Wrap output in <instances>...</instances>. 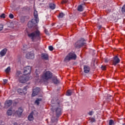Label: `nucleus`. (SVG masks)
<instances>
[{
    "mask_svg": "<svg viewBox=\"0 0 125 125\" xmlns=\"http://www.w3.org/2000/svg\"><path fill=\"white\" fill-rule=\"evenodd\" d=\"M42 59L44 60H48V54H42Z\"/></svg>",
    "mask_w": 125,
    "mask_h": 125,
    "instance_id": "obj_20",
    "label": "nucleus"
},
{
    "mask_svg": "<svg viewBox=\"0 0 125 125\" xmlns=\"http://www.w3.org/2000/svg\"><path fill=\"white\" fill-rule=\"evenodd\" d=\"M39 23V21L38 20L32 19L31 21H29L28 22L27 25L28 28L30 29L34 28L36 26V24Z\"/></svg>",
    "mask_w": 125,
    "mask_h": 125,
    "instance_id": "obj_5",
    "label": "nucleus"
},
{
    "mask_svg": "<svg viewBox=\"0 0 125 125\" xmlns=\"http://www.w3.org/2000/svg\"><path fill=\"white\" fill-rule=\"evenodd\" d=\"M83 5H80L78 7V11H83Z\"/></svg>",
    "mask_w": 125,
    "mask_h": 125,
    "instance_id": "obj_24",
    "label": "nucleus"
},
{
    "mask_svg": "<svg viewBox=\"0 0 125 125\" xmlns=\"http://www.w3.org/2000/svg\"><path fill=\"white\" fill-rule=\"evenodd\" d=\"M66 95L67 96H71V95H72V91H71V90H67Z\"/></svg>",
    "mask_w": 125,
    "mask_h": 125,
    "instance_id": "obj_25",
    "label": "nucleus"
},
{
    "mask_svg": "<svg viewBox=\"0 0 125 125\" xmlns=\"http://www.w3.org/2000/svg\"><path fill=\"white\" fill-rule=\"evenodd\" d=\"M65 15L63 13H60L59 15L58 16L59 18H63Z\"/></svg>",
    "mask_w": 125,
    "mask_h": 125,
    "instance_id": "obj_27",
    "label": "nucleus"
},
{
    "mask_svg": "<svg viewBox=\"0 0 125 125\" xmlns=\"http://www.w3.org/2000/svg\"><path fill=\"white\" fill-rule=\"evenodd\" d=\"M101 68L103 69V70H105V69H106V67L103 65H102L101 66Z\"/></svg>",
    "mask_w": 125,
    "mask_h": 125,
    "instance_id": "obj_40",
    "label": "nucleus"
},
{
    "mask_svg": "<svg viewBox=\"0 0 125 125\" xmlns=\"http://www.w3.org/2000/svg\"><path fill=\"white\" fill-rule=\"evenodd\" d=\"M102 28V25H99L98 26V28L99 30H100Z\"/></svg>",
    "mask_w": 125,
    "mask_h": 125,
    "instance_id": "obj_43",
    "label": "nucleus"
},
{
    "mask_svg": "<svg viewBox=\"0 0 125 125\" xmlns=\"http://www.w3.org/2000/svg\"><path fill=\"white\" fill-rule=\"evenodd\" d=\"M41 91V88L39 87H36L33 90L32 96L35 97L36 95L39 94V92Z\"/></svg>",
    "mask_w": 125,
    "mask_h": 125,
    "instance_id": "obj_13",
    "label": "nucleus"
},
{
    "mask_svg": "<svg viewBox=\"0 0 125 125\" xmlns=\"http://www.w3.org/2000/svg\"><path fill=\"white\" fill-rule=\"evenodd\" d=\"M106 99H107V100H111V99H113V97H112L111 95H107Z\"/></svg>",
    "mask_w": 125,
    "mask_h": 125,
    "instance_id": "obj_28",
    "label": "nucleus"
},
{
    "mask_svg": "<svg viewBox=\"0 0 125 125\" xmlns=\"http://www.w3.org/2000/svg\"><path fill=\"white\" fill-rule=\"evenodd\" d=\"M108 60H107V59H105V60H104V62H108Z\"/></svg>",
    "mask_w": 125,
    "mask_h": 125,
    "instance_id": "obj_45",
    "label": "nucleus"
},
{
    "mask_svg": "<svg viewBox=\"0 0 125 125\" xmlns=\"http://www.w3.org/2000/svg\"><path fill=\"white\" fill-rule=\"evenodd\" d=\"M22 73H21V71H17L16 73V77L19 79V80L20 79V78L22 76Z\"/></svg>",
    "mask_w": 125,
    "mask_h": 125,
    "instance_id": "obj_19",
    "label": "nucleus"
},
{
    "mask_svg": "<svg viewBox=\"0 0 125 125\" xmlns=\"http://www.w3.org/2000/svg\"><path fill=\"white\" fill-rule=\"evenodd\" d=\"M52 111L53 112L54 114L56 117H54V116H53L52 118V122H53V123L57 122L58 119L61 116V115H62V113H63V109H62V107L59 105V104H58L56 105L53 106Z\"/></svg>",
    "mask_w": 125,
    "mask_h": 125,
    "instance_id": "obj_1",
    "label": "nucleus"
},
{
    "mask_svg": "<svg viewBox=\"0 0 125 125\" xmlns=\"http://www.w3.org/2000/svg\"><path fill=\"white\" fill-rule=\"evenodd\" d=\"M48 49L50 51H52L54 49L53 46H49Z\"/></svg>",
    "mask_w": 125,
    "mask_h": 125,
    "instance_id": "obj_33",
    "label": "nucleus"
},
{
    "mask_svg": "<svg viewBox=\"0 0 125 125\" xmlns=\"http://www.w3.org/2000/svg\"><path fill=\"white\" fill-rule=\"evenodd\" d=\"M34 113L33 112H31L29 116H28V119L29 121H33L34 120Z\"/></svg>",
    "mask_w": 125,
    "mask_h": 125,
    "instance_id": "obj_21",
    "label": "nucleus"
},
{
    "mask_svg": "<svg viewBox=\"0 0 125 125\" xmlns=\"http://www.w3.org/2000/svg\"><path fill=\"white\" fill-rule=\"evenodd\" d=\"M3 30V25L0 24V31H2Z\"/></svg>",
    "mask_w": 125,
    "mask_h": 125,
    "instance_id": "obj_36",
    "label": "nucleus"
},
{
    "mask_svg": "<svg viewBox=\"0 0 125 125\" xmlns=\"http://www.w3.org/2000/svg\"><path fill=\"white\" fill-rule=\"evenodd\" d=\"M5 71L6 73H9L10 72V67H8L5 70Z\"/></svg>",
    "mask_w": 125,
    "mask_h": 125,
    "instance_id": "obj_29",
    "label": "nucleus"
},
{
    "mask_svg": "<svg viewBox=\"0 0 125 125\" xmlns=\"http://www.w3.org/2000/svg\"><path fill=\"white\" fill-rule=\"evenodd\" d=\"M52 82L55 83V84H58L59 83H60V81L57 79V76H54L52 78Z\"/></svg>",
    "mask_w": 125,
    "mask_h": 125,
    "instance_id": "obj_16",
    "label": "nucleus"
},
{
    "mask_svg": "<svg viewBox=\"0 0 125 125\" xmlns=\"http://www.w3.org/2000/svg\"><path fill=\"white\" fill-rule=\"evenodd\" d=\"M27 46L26 45H24V46H23V50H24V51H25V50H26V48H25V47H26Z\"/></svg>",
    "mask_w": 125,
    "mask_h": 125,
    "instance_id": "obj_44",
    "label": "nucleus"
},
{
    "mask_svg": "<svg viewBox=\"0 0 125 125\" xmlns=\"http://www.w3.org/2000/svg\"><path fill=\"white\" fill-rule=\"evenodd\" d=\"M52 76L53 74L50 71H47L43 73L42 78L44 81H48V80H50V79L52 78Z\"/></svg>",
    "mask_w": 125,
    "mask_h": 125,
    "instance_id": "obj_3",
    "label": "nucleus"
},
{
    "mask_svg": "<svg viewBox=\"0 0 125 125\" xmlns=\"http://www.w3.org/2000/svg\"><path fill=\"white\" fill-rule=\"evenodd\" d=\"M83 70L85 74H88L90 72V67L88 65H84Z\"/></svg>",
    "mask_w": 125,
    "mask_h": 125,
    "instance_id": "obj_14",
    "label": "nucleus"
},
{
    "mask_svg": "<svg viewBox=\"0 0 125 125\" xmlns=\"http://www.w3.org/2000/svg\"><path fill=\"white\" fill-rule=\"evenodd\" d=\"M25 57L26 59H34L35 58V54L32 52L26 53Z\"/></svg>",
    "mask_w": 125,
    "mask_h": 125,
    "instance_id": "obj_12",
    "label": "nucleus"
},
{
    "mask_svg": "<svg viewBox=\"0 0 125 125\" xmlns=\"http://www.w3.org/2000/svg\"><path fill=\"white\" fill-rule=\"evenodd\" d=\"M22 113H23V109L20 107L18 108V110L15 112V115H16L17 117L20 118V117L22 116Z\"/></svg>",
    "mask_w": 125,
    "mask_h": 125,
    "instance_id": "obj_11",
    "label": "nucleus"
},
{
    "mask_svg": "<svg viewBox=\"0 0 125 125\" xmlns=\"http://www.w3.org/2000/svg\"><path fill=\"white\" fill-rule=\"evenodd\" d=\"M34 18H35V20H38V21H40V20L39 19V15L38 14V11L37 10H35L34 12Z\"/></svg>",
    "mask_w": 125,
    "mask_h": 125,
    "instance_id": "obj_18",
    "label": "nucleus"
},
{
    "mask_svg": "<svg viewBox=\"0 0 125 125\" xmlns=\"http://www.w3.org/2000/svg\"><path fill=\"white\" fill-rule=\"evenodd\" d=\"M49 7L51 9H55V7H56V5L55 4L53 3H50L49 4Z\"/></svg>",
    "mask_w": 125,
    "mask_h": 125,
    "instance_id": "obj_22",
    "label": "nucleus"
},
{
    "mask_svg": "<svg viewBox=\"0 0 125 125\" xmlns=\"http://www.w3.org/2000/svg\"><path fill=\"white\" fill-rule=\"evenodd\" d=\"M28 88H29L28 86H26L23 88V89L19 88L17 90L18 93L21 95H22V94H26V92L27 91V89H28Z\"/></svg>",
    "mask_w": 125,
    "mask_h": 125,
    "instance_id": "obj_8",
    "label": "nucleus"
},
{
    "mask_svg": "<svg viewBox=\"0 0 125 125\" xmlns=\"http://www.w3.org/2000/svg\"><path fill=\"white\" fill-rule=\"evenodd\" d=\"M41 101H42V99L38 98L35 101V104H37V105H40V102H41Z\"/></svg>",
    "mask_w": 125,
    "mask_h": 125,
    "instance_id": "obj_23",
    "label": "nucleus"
},
{
    "mask_svg": "<svg viewBox=\"0 0 125 125\" xmlns=\"http://www.w3.org/2000/svg\"><path fill=\"white\" fill-rule=\"evenodd\" d=\"M3 82L4 83H7V80L4 79L3 80Z\"/></svg>",
    "mask_w": 125,
    "mask_h": 125,
    "instance_id": "obj_41",
    "label": "nucleus"
},
{
    "mask_svg": "<svg viewBox=\"0 0 125 125\" xmlns=\"http://www.w3.org/2000/svg\"><path fill=\"white\" fill-rule=\"evenodd\" d=\"M77 59V55L74 53H70L69 56H67L65 59L64 61H70V60H76Z\"/></svg>",
    "mask_w": 125,
    "mask_h": 125,
    "instance_id": "obj_6",
    "label": "nucleus"
},
{
    "mask_svg": "<svg viewBox=\"0 0 125 125\" xmlns=\"http://www.w3.org/2000/svg\"><path fill=\"white\" fill-rule=\"evenodd\" d=\"M21 22H24L25 19H24V18H22L21 19Z\"/></svg>",
    "mask_w": 125,
    "mask_h": 125,
    "instance_id": "obj_42",
    "label": "nucleus"
},
{
    "mask_svg": "<svg viewBox=\"0 0 125 125\" xmlns=\"http://www.w3.org/2000/svg\"><path fill=\"white\" fill-rule=\"evenodd\" d=\"M93 113V112L92 111H90V112L88 113V115H89V116H92Z\"/></svg>",
    "mask_w": 125,
    "mask_h": 125,
    "instance_id": "obj_39",
    "label": "nucleus"
},
{
    "mask_svg": "<svg viewBox=\"0 0 125 125\" xmlns=\"http://www.w3.org/2000/svg\"><path fill=\"white\" fill-rule=\"evenodd\" d=\"M0 18H2L4 19L5 18V14L3 13L0 16Z\"/></svg>",
    "mask_w": 125,
    "mask_h": 125,
    "instance_id": "obj_31",
    "label": "nucleus"
},
{
    "mask_svg": "<svg viewBox=\"0 0 125 125\" xmlns=\"http://www.w3.org/2000/svg\"><path fill=\"white\" fill-rule=\"evenodd\" d=\"M109 125H114V121L113 120H109Z\"/></svg>",
    "mask_w": 125,
    "mask_h": 125,
    "instance_id": "obj_30",
    "label": "nucleus"
},
{
    "mask_svg": "<svg viewBox=\"0 0 125 125\" xmlns=\"http://www.w3.org/2000/svg\"><path fill=\"white\" fill-rule=\"evenodd\" d=\"M9 18H10V19H13L14 18V16L13 15V14H10L9 15Z\"/></svg>",
    "mask_w": 125,
    "mask_h": 125,
    "instance_id": "obj_35",
    "label": "nucleus"
},
{
    "mask_svg": "<svg viewBox=\"0 0 125 125\" xmlns=\"http://www.w3.org/2000/svg\"><path fill=\"white\" fill-rule=\"evenodd\" d=\"M93 66L94 67H95L96 66H97V61L94 60L93 62Z\"/></svg>",
    "mask_w": 125,
    "mask_h": 125,
    "instance_id": "obj_34",
    "label": "nucleus"
},
{
    "mask_svg": "<svg viewBox=\"0 0 125 125\" xmlns=\"http://www.w3.org/2000/svg\"><path fill=\"white\" fill-rule=\"evenodd\" d=\"M28 38L34 42L41 41V32L39 30H36L33 32L28 33L27 35Z\"/></svg>",
    "mask_w": 125,
    "mask_h": 125,
    "instance_id": "obj_2",
    "label": "nucleus"
},
{
    "mask_svg": "<svg viewBox=\"0 0 125 125\" xmlns=\"http://www.w3.org/2000/svg\"><path fill=\"white\" fill-rule=\"evenodd\" d=\"M8 116H11L12 115V110L11 109H8L7 112Z\"/></svg>",
    "mask_w": 125,
    "mask_h": 125,
    "instance_id": "obj_26",
    "label": "nucleus"
},
{
    "mask_svg": "<svg viewBox=\"0 0 125 125\" xmlns=\"http://www.w3.org/2000/svg\"><path fill=\"white\" fill-rule=\"evenodd\" d=\"M121 11L123 13L125 12V4L122 7Z\"/></svg>",
    "mask_w": 125,
    "mask_h": 125,
    "instance_id": "obj_32",
    "label": "nucleus"
},
{
    "mask_svg": "<svg viewBox=\"0 0 125 125\" xmlns=\"http://www.w3.org/2000/svg\"><path fill=\"white\" fill-rule=\"evenodd\" d=\"M45 33L46 35H49V33H48V31H47V29H45Z\"/></svg>",
    "mask_w": 125,
    "mask_h": 125,
    "instance_id": "obj_38",
    "label": "nucleus"
},
{
    "mask_svg": "<svg viewBox=\"0 0 125 125\" xmlns=\"http://www.w3.org/2000/svg\"><path fill=\"white\" fill-rule=\"evenodd\" d=\"M32 70V67L30 66H27L24 68L23 73L24 75L27 76V75H29V74H31V71Z\"/></svg>",
    "mask_w": 125,
    "mask_h": 125,
    "instance_id": "obj_9",
    "label": "nucleus"
},
{
    "mask_svg": "<svg viewBox=\"0 0 125 125\" xmlns=\"http://www.w3.org/2000/svg\"><path fill=\"white\" fill-rule=\"evenodd\" d=\"M12 105V100H10L8 101H6L5 103V106L7 108H8V107H10Z\"/></svg>",
    "mask_w": 125,
    "mask_h": 125,
    "instance_id": "obj_15",
    "label": "nucleus"
},
{
    "mask_svg": "<svg viewBox=\"0 0 125 125\" xmlns=\"http://www.w3.org/2000/svg\"><path fill=\"white\" fill-rule=\"evenodd\" d=\"M29 80H30V77L24 74L21 78H20L19 81L20 83H26V82H28Z\"/></svg>",
    "mask_w": 125,
    "mask_h": 125,
    "instance_id": "obj_7",
    "label": "nucleus"
},
{
    "mask_svg": "<svg viewBox=\"0 0 125 125\" xmlns=\"http://www.w3.org/2000/svg\"><path fill=\"white\" fill-rule=\"evenodd\" d=\"M86 42L85 40H84L83 38H82L80 40L77 41V42L75 44V47L76 48H81V47H83L85 43Z\"/></svg>",
    "mask_w": 125,
    "mask_h": 125,
    "instance_id": "obj_4",
    "label": "nucleus"
},
{
    "mask_svg": "<svg viewBox=\"0 0 125 125\" xmlns=\"http://www.w3.org/2000/svg\"><path fill=\"white\" fill-rule=\"evenodd\" d=\"M120 62H121V60H120L118 56H116L113 58L112 63L113 65H114V66H116L117 64H119Z\"/></svg>",
    "mask_w": 125,
    "mask_h": 125,
    "instance_id": "obj_10",
    "label": "nucleus"
},
{
    "mask_svg": "<svg viewBox=\"0 0 125 125\" xmlns=\"http://www.w3.org/2000/svg\"><path fill=\"white\" fill-rule=\"evenodd\" d=\"M64 2H65V3L67 2V1H65Z\"/></svg>",
    "mask_w": 125,
    "mask_h": 125,
    "instance_id": "obj_46",
    "label": "nucleus"
},
{
    "mask_svg": "<svg viewBox=\"0 0 125 125\" xmlns=\"http://www.w3.org/2000/svg\"><path fill=\"white\" fill-rule=\"evenodd\" d=\"M6 52H7V49L4 48L0 52V55L1 57L4 56L6 54Z\"/></svg>",
    "mask_w": 125,
    "mask_h": 125,
    "instance_id": "obj_17",
    "label": "nucleus"
},
{
    "mask_svg": "<svg viewBox=\"0 0 125 125\" xmlns=\"http://www.w3.org/2000/svg\"><path fill=\"white\" fill-rule=\"evenodd\" d=\"M95 121H96L95 118H91V123H95Z\"/></svg>",
    "mask_w": 125,
    "mask_h": 125,
    "instance_id": "obj_37",
    "label": "nucleus"
}]
</instances>
